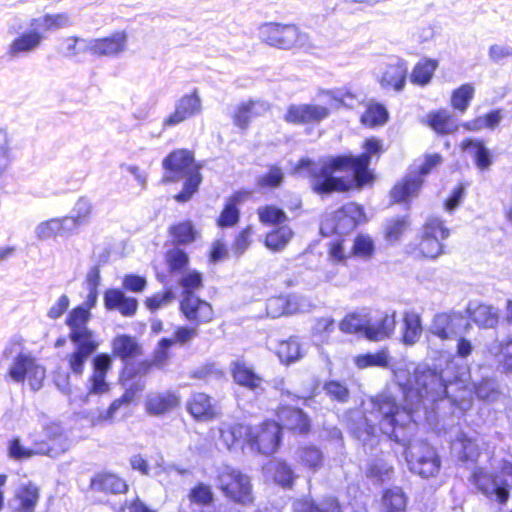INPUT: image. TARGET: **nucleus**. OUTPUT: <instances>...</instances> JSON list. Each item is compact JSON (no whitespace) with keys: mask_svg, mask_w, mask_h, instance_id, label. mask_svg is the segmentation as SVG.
Returning <instances> with one entry per match:
<instances>
[{"mask_svg":"<svg viewBox=\"0 0 512 512\" xmlns=\"http://www.w3.org/2000/svg\"><path fill=\"white\" fill-rule=\"evenodd\" d=\"M361 148L362 152L357 155H332L320 160L319 165L309 158H301L297 167L308 171L309 188L317 196L360 191L376 182V174L370 165L373 159L379 160L386 151L383 140L376 136L366 137Z\"/></svg>","mask_w":512,"mask_h":512,"instance_id":"obj_1","label":"nucleus"},{"mask_svg":"<svg viewBox=\"0 0 512 512\" xmlns=\"http://www.w3.org/2000/svg\"><path fill=\"white\" fill-rule=\"evenodd\" d=\"M375 241L369 234L358 233L352 242L351 255L355 258L370 260L375 256Z\"/></svg>","mask_w":512,"mask_h":512,"instance_id":"obj_50","label":"nucleus"},{"mask_svg":"<svg viewBox=\"0 0 512 512\" xmlns=\"http://www.w3.org/2000/svg\"><path fill=\"white\" fill-rule=\"evenodd\" d=\"M403 404L390 394H382L372 401L378 423L389 439L397 441V433L412 423L415 416L435 406L448 397V384L441 374L424 370L414 375L413 381L399 383Z\"/></svg>","mask_w":512,"mask_h":512,"instance_id":"obj_2","label":"nucleus"},{"mask_svg":"<svg viewBox=\"0 0 512 512\" xmlns=\"http://www.w3.org/2000/svg\"><path fill=\"white\" fill-rule=\"evenodd\" d=\"M439 67V61L434 58H422L415 63L409 74L410 82L418 87L429 85Z\"/></svg>","mask_w":512,"mask_h":512,"instance_id":"obj_37","label":"nucleus"},{"mask_svg":"<svg viewBox=\"0 0 512 512\" xmlns=\"http://www.w3.org/2000/svg\"><path fill=\"white\" fill-rule=\"evenodd\" d=\"M70 24V18L67 13L45 14L41 18H33L30 26H42L45 31H52L64 28Z\"/></svg>","mask_w":512,"mask_h":512,"instance_id":"obj_56","label":"nucleus"},{"mask_svg":"<svg viewBox=\"0 0 512 512\" xmlns=\"http://www.w3.org/2000/svg\"><path fill=\"white\" fill-rule=\"evenodd\" d=\"M367 323L356 313L347 314L339 323V328L344 334H362L366 338Z\"/></svg>","mask_w":512,"mask_h":512,"instance_id":"obj_63","label":"nucleus"},{"mask_svg":"<svg viewBox=\"0 0 512 512\" xmlns=\"http://www.w3.org/2000/svg\"><path fill=\"white\" fill-rule=\"evenodd\" d=\"M6 377L16 383L27 382L33 391H38L46 379V369L31 354L20 352L13 358Z\"/></svg>","mask_w":512,"mask_h":512,"instance_id":"obj_10","label":"nucleus"},{"mask_svg":"<svg viewBox=\"0 0 512 512\" xmlns=\"http://www.w3.org/2000/svg\"><path fill=\"white\" fill-rule=\"evenodd\" d=\"M260 223L265 226H280L287 222L288 218L283 209L274 204H266L257 209Z\"/></svg>","mask_w":512,"mask_h":512,"instance_id":"obj_54","label":"nucleus"},{"mask_svg":"<svg viewBox=\"0 0 512 512\" xmlns=\"http://www.w3.org/2000/svg\"><path fill=\"white\" fill-rule=\"evenodd\" d=\"M293 512H342V507L335 497H327L321 504L311 498H302L297 501Z\"/></svg>","mask_w":512,"mask_h":512,"instance_id":"obj_43","label":"nucleus"},{"mask_svg":"<svg viewBox=\"0 0 512 512\" xmlns=\"http://www.w3.org/2000/svg\"><path fill=\"white\" fill-rule=\"evenodd\" d=\"M69 220L68 216L60 218H51L40 223L37 227L36 234L41 240H46L61 236L72 231V228L66 226V222Z\"/></svg>","mask_w":512,"mask_h":512,"instance_id":"obj_44","label":"nucleus"},{"mask_svg":"<svg viewBox=\"0 0 512 512\" xmlns=\"http://www.w3.org/2000/svg\"><path fill=\"white\" fill-rule=\"evenodd\" d=\"M354 363L359 369H366L369 367H388L389 355L387 348H381L375 353H364L355 356Z\"/></svg>","mask_w":512,"mask_h":512,"instance_id":"obj_53","label":"nucleus"},{"mask_svg":"<svg viewBox=\"0 0 512 512\" xmlns=\"http://www.w3.org/2000/svg\"><path fill=\"white\" fill-rule=\"evenodd\" d=\"M299 463L308 470L316 471L323 466V453L314 444H306L298 450Z\"/></svg>","mask_w":512,"mask_h":512,"instance_id":"obj_48","label":"nucleus"},{"mask_svg":"<svg viewBox=\"0 0 512 512\" xmlns=\"http://www.w3.org/2000/svg\"><path fill=\"white\" fill-rule=\"evenodd\" d=\"M173 346L170 338H162L158 341L151 359L138 362L133 371L127 375V379H133L148 374L154 367H163L170 358V349Z\"/></svg>","mask_w":512,"mask_h":512,"instance_id":"obj_27","label":"nucleus"},{"mask_svg":"<svg viewBox=\"0 0 512 512\" xmlns=\"http://www.w3.org/2000/svg\"><path fill=\"white\" fill-rule=\"evenodd\" d=\"M408 227V219L406 216L396 217L387 220L384 228V236L388 241L399 240Z\"/></svg>","mask_w":512,"mask_h":512,"instance_id":"obj_64","label":"nucleus"},{"mask_svg":"<svg viewBox=\"0 0 512 512\" xmlns=\"http://www.w3.org/2000/svg\"><path fill=\"white\" fill-rule=\"evenodd\" d=\"M351 257V250L346 251L345 239L337 238L327 244V259L330 263L345 266Z\"/></svg>","mask_w":512,"mask_h":512,"instance_id":"obj_57","label":"nucleus"},{"mask_svg":"<svg viewBox=\"0 0 512 512\" xmlns=\"http://www.w3.org/2000/svg\"><path fill=\"white\" fill-rule=\"evenodd\" d=\"M469 482L478 494L504 506L512 490V462L503 460L498 474L484 467H475L470 473Z\"/></svg>","mask_w":512,"mask_h":512,"instance_id":"obj_5","label":"nucleus"},{"mask_svg":"<svg viewBox=\"0 0 512 512\" xmlns=\"http://www.w3.org/2000/svg\"><path fill=\"white\" fill-rule=\"evenodd\" d=\"M348 427L351 434L360 441L368 442L375 437L374 425L363 414L357 420H350Z\"/></svg>","mask_w":512,"mask_h":512,"instance_id":"obj_58","label":"nucleus"},{"mask_svg":"<svg viewBox=\"0 0 512 512\" xmlns=\"http://www.w3.org/2000/svg\"><path fill=\"white\" fill-rule=\"evenodd\" d=\"M252 192L241 189L231 193L225 200L223 207L216 219V225L221 228H231L240 221V205L251 196Z\"/></svg>","mask_w":512,"mask_h":512,"instance_id":"obj_22","label":"nucleus"},{"mask_svg":"<svg viewBox=\"0 0 512 512\" xmlns=\"http://www.w3.org/2000/svg\"><path fill=\"white\" fill-rule=\"evenodd\" d=\"M293 237V231L287 227H277L266 233L264 245L273 252L283 250Z\"/></svg>","mask_w":512,"mask_h":512,"instance_id":"obj_51","label":"nucleus"},{"mask_svg":"<svg viewBox=\"0 0 512 512\" xmlns=\"http://www.w3.org/2000/svg\"><path fill=\"white\" fill-rule=\"evenodd\" d=\"M164 174L162 182L176 183L184 179L180 192L174 195L177 202L185 203L198 191L202 182V165L195 159L193 151L187 148H176L162 160Z\"/></svg>","mask_w":512,"mask_h":512,"instance_id":"obj_4","label":"nucleus"},{"mask_svg":"<svg viewBox=\"0 0 512 512\" xmlns=\"http://www.w3.org/2000/svg\"><path fill=\"white\" fill-rule=\"evenodd\" d=\"M460 148L463 151L474 149L473 159L480 171H485L491 166L493 159L483 140L465 138L461 141Z\"/></svg>","mask_w":512,"mask_h":512,"instance_id":"obj_41","label":"nucleus"},{"mask_svg":"<svg viewBox=\"0 0 512 512\" xmlns=\"http://www.w3.org/2000/svg\"><path fill=\"white\" fill-rule=\"evenodd\" d=\"M179 285L182 288L181 298L188 295H196L195 291L203 288V275L198 270H190L183 274L179 280Z\"/></svg>","mask_w":512,"mask_h":512,"instance_id":"obj_59","label":"nucleus"},{"mask_svg":"<svg viewBox=\"0 0 512 512\" xmlns=\"http://www.w3.org/2000/svg\"><path fill=\"white\" fill-rule=\"evenodd\" d=\"M463 321L459 312H441L434 316L430 332L442 341L450 340L460 332Z\"/></svg>","mask_w":512,"mask_h":512,"instance_id":"obj_26","label":"nucleus"},{"mask_svg":"<svg viewBox=\"0 0 512 512\" xmlns=\"http://www.w3.org/2000/svg\"><path fill=\"white\" fill-rule=\"evenodd\" d=\"M259 35L263 43L281 50H298L309 44V36L295 24L265 23Z\"/></svg>","mask_w":512,"mask_h":512,"instance_id":"obj_8","label":"nucleus"},{"mask_svg":"<svg viewBox=\"0 0 512 512\" xmlns=\"http://www.w3.org/2000/svg\"><path fill=\"white\" fill-rule=\"evenodd\" d=\"M379 506V512H406L408 496L401 487L385 488L382 491Z\"/></svg>","mask_w":512,"mask_h":512,"instance_id":"obj_35","label":"nucleus"},{"mask_svg":"<svg viewBox=\"0 0 512 512\" xmlns=\"http://www.w3.org/2000/svg\"><path fill=\"white\" fill-rule=\"evenodd\" d=\"M263 106L261 101L255 99L240 102L232 114L233 124L240 130L248 129L251 121L261 115L259 108Z\"/></svg>","mask_w":512,"mask_h":512,"instance_id":"obj_36","label":"nucleus"},{"mask_svg":"<svg viewBox=\"0 0 512 512\" xmlns=\"http://www.w3.org/2000/svg\"><path fill=\"white\" fill-rule=\"evenodd\" d=\"M409 78L408 63L402 58L388 63L378 78L379 85L385 90L402 92Z\"/></svg>","mask_w":512,"mask_h":512,"instance_id":"obj_23","label":"nucleus"},{"mask_svg":"<svg viewBox=\"0 0 512 512\" xmlns=\"http://www.w3.org/2000/svg\"><path fill=\"white\" fill-rule=\"evenodd\" d=\"M424 179L417 175H404L391 187L389 197L394 204H409L419 196Z\"/></svg>","mask_w":512,"mask_h":512,"instance_id":"obj_25","label":"nucleus"},{"mask_svg":"<svg viewBox=\"0 0 512 512\" xmlns=\"http://www.w3.org/2000/svg\"><path fill=\"white\" fill-rule=\"evenodd\" d=\"M450 229L438 216H430L422 224L417 241L409 244L408 254L417 260L432 261L445 253L444 241Z\"/></svg>","mask_w":512,"mask_h":512,"instance_id":"obj_6","label":"nucleus"},{"mask_svg":"<svg viewBox=\"0 0 512 512\" xmlns=\"http://www.w3.org/2000/svg\"><path fill=\"white\" fill-rule=\"evenodd\" d=\"M407 462L414 474L426 479L437 476L441 468L436 449L427 443L414 446L408 453Z\"/></svg>","mask_w":512,"mask_h":512,"instance_id":"obj_11","label":"nucleus"},{"mask_svg":"<svg viewBox=\"0 0 512 512\" xmlns=\"http://www.w3.org/2000/svg\"><path fill=\"white\" fill-rule=\"evenodd\" d=\"M179 311L187 322L197 327L208 325L217 319L213 304L198 295L180 298Z\"/></svg>","mask_w":512,"mask_h":512,"instance_id":"obj_14","label":"nucleus"},{"mask_svg":"<svg viewBox=\"0 0 512 512\" xmlns=\"http://www.w3.org/2000/svg\"><path fill=\"white\" fill-rule=\"evenodd\" d=\"M88 488L91 492L104 495H126L130 485L119 474L102 470L90 478Z\"/></svg>","mask_w":512,"mask_h":512,"instance_id":"obj_19","label":"nucleus"},{"mask_svg":"<svg viewBox=\"0 0 512 512\" xmlns=\"http://www.w3.org/2000/svg\"><path fill=\"white\" fill-rule=\"evenodd\" d=\"M44 39L43 34L37 29H30L20 33L8 45L7 54L16 57L30 53L37 49Z\"/></svg>","mask_w":512,"mask_h":512,"instance_id":"obj_32","label":"nucleus"},{"mask_svg":"<svg viewBox=\"0 0 512 512\" xmlns=\"http://www.w3.org/2000/svg\"><path fill=\"white\" fill-rule=\"evenodd\" d=\"M274 416L282 435L286 432L294 438H306L313 432L311 416L299 406L280 403L274 409Z\"/></svg>","mask_w":512,"mask_h":512,"instance_id":"obj_9","label":"nucleus"},{"mask_svg":"<svg viewBox=\"0 0 512 512\" xmlns=\"http://www.w3.org/2000/svg\"><path fill=\"white\" fill-rule=\"evenodd\" d=\"M90 317L91 313L82 306H76L68 313L65 323L70 329L68 334L70 341L95 339L93 331L87 327Z\"/></svg>","mask_w":512,"mask_h":512,"instance_id":"obj_28","label":"nucleus"},{"mask_svg":"<svg viewBox=\"0 0 512 512\" xmlns=\"http://www.w3.org/2000/svg\"><path fill=\"white\" fill-rule=\"evenodd\" d=\"M219 434L228 448L242 442L252 452L265 457L275 455L283 444V436L273 418H264L257 424H229L220 428Z\"/></svg>","mask_w":512,"mask_h":512,"instance_id":"obj_3","label":"nucleus"},{"mask_svg":"<svg viewBox=\"0 0 512 512\" xmlns=\"http://www.w3.org/2000/svg\"><path fill=\"white\" fill-rule=\"evenodd\" d=\"M230 374L237 385L248 390L256 391L262 387V377L243 360L231 363Z\"/></svg>","mask_w":512,"mask_h":512,"instance_id":"obj_31","label":"nucleus"},{"mask_svg":"<svg viewBox=\"0 0 512 512\" xmlns=\"http://www.w3.org/2000/svg\"><path fill=\"white\" fill-rule=\"evenodd\" d=\"M470 320L479 328H495L499 323V314L491 305L478 303L467 310Z\"/></svg>","mask_w":512,"mask_h":512,"instance_id":"obj_38","label":"nucleus"},{"mask_svg":"<svg viewBox=\"0 0 512 512\" xmlns=\"http://www.w3.org/2000/svg\"><path fill=\"white\" fill-rule=\"evenodd\" d=\"M331 111L326 106L317 104H292L283 116L286 123L292 125H316L327 119Z\"/></svg>","mask_w":512,"mask_h":512,"instance_id":"obj_15","label":"nucleus"},{"mask_svg":"<svg viewBox=\"0 0 512 512\" xmlns=\"http://www.w3.org/2000/svg\"><path fill=\"white\" fill-rule=\"evenodd\" d=\"M424 123L439 135L453 134L459 128L453 114L444 108L428 112Z\"/></svg>","mask_w":512,"mask_h":512,"instance_id":"obj_34","label":"nucleus"},{"mask_svg":"<svg viewBox=\"0 0 512 512\" xmlns=\"http://www.w3.org/2000/svg\"><path fill=\"white\" fill-rule=\"evenodd\" d=\"M402 322L401 341L407 346L414 345L420 339L423 330L420 315L415 312H405Z\"/></svg>","mask_w":512,"mask_h":512,"instance_id":"obj_42","label":"nucleus"},{"mask_svg":"<svg viewBox=\"0 0 512 512\" xmlns=\"http://www.w3.org/2000/svg\"><path fill=\"white\" fill-rule=\"evenodd\" d=\"M216 484L219 491L229 502L240 506L254 504L251 479L240 469L224 466L216 475Z\"/></svg>","mask_w":512,"mask_h":512,"instance_id":"obj_7","label":"nucleus"},{"mask_svg":"<svg viewBox=\"0 0 512 512\" xmlns=\"http://www.w3.org/2000/svg\"><path fill=\"white\" fill-rule=\"evenodd\" d=\"M458 458L463 461H476L480 455V446L475 438L461 433L455 440Z\"/></svg>","mask_w":512,"mask_h":512,"instance_id":"obj_49","label":"nucleus"},{"mask_svg":"<svg viewBox=\"0 0 512 512\" xmlns=\"http://www.w3.org/2000/svg\"><path fill=\"white\" fill-rule=\"evenodd\" d=\"M40 498V489L32 482L21 485L15 493V512H35Z\"/></svg>","mask_w":512,"mask_h":512,"instance_id":"obj_39","label":"nucleus"},{"mask_svg":"<svg viewBox=\"0 0 512 512\" xmlns=\"http://www.w3.org/2000/svg\"><path fill=\"white\" fill-rule=\"evenodd\" d=\"M71 342L74 344V349L66 354L65 360L69 372L75 376H81L89 357L98 349L99 343L96 339H81Z\"/></svg>","mask_w":512,"mask_h":512,"instance_id":"obj_24","label":"nucleus"},{"mask_svg":"<svg viewBox=\"0 0 512 512\" xmlns=\"http://www.w3.org/2000/svg\"><path fill=\"white\" fill-rule=\"evenodd\" d=\"M128 35L118 30L108 36L95 38L90 42L89 51L98 57H116L127 48Z\"/></svg>","mask_w":512,"mask_h":512,"instance_id":"obj_21","label":"nucleus"},{"mask_svg":"<svg viewBox=\"0 0 512 512\" xmlns=\"http://www.w3.org/2000/svg\"><path fill=\"white\" fill-rule=\"evenodd\" d=\"M475 96V87L472 83H464L452 90L450 106L454 111L464 114Z\"/></svg>","mask_w":512,"mask_h":512,"instance_id":"obj_45","label":"nucleus"},{"mask_svg":"<svg viewBox=\"0 0 512 512\" xmlns=\"http://www.w3.org/2000/svg\"><path fill=\"white\" fill-rule=\"evenodd\" d=\"M284 172L278 165H271L268 171L260 175L256 180L257 188L261 190H273L282 186Z\"/></svg>","mask_w":512,"mask_h":512,"instance_id":"obj_55","label":"nucleus"},{"mask_svg":"<svg viewBox=\"0 0 512 512\" xmlns=\"http://www.w3.org/2000/svg\"><path fill=\"white\" fill-rule=\"evenodd\" d=\"M185 409L195 423L212 422L221 416L219 402L203 391H193L186 400Z\"/></svg>","mask_w":512,"mask_h":512,"instance_id":"obj_12","label":"nucleus"},{"mask_svg":"<svg viewBox=\"0 0 512 512\" xmlns=\"http://www.w3.org/2000/svg\"><path fill=\"white\" fill-rule=\"evenodd\" d=\"M367 220L364 208L354 202H346L334 210L328 221L336 234H348Z\"/></svg>","mask_w":512,"mask_h":512,"instance_id":"obj_13","label":"nucleus"},{"mask_svg":"<svg viewBox=\"0 0 512 512\" xmlns=\"http://www.w3.org/2000/svg\"><path fill=\"white\" fill-rule=\"evenodd\" d=\"M106 310H117L124 317H133L138 310V301L134 297H127L119 288H108L103 294Z\"/></svg>","mask_w":512,"mask_h":512,"instance_id":"obj_29","label":"nucleus"},{"mask_svg":"<svg viewBox=\"0 0 512 512\" xmlns=\"http://www.w3.org/2000/svg\"><path fill=\"white\" fill-rule=\"evenodd\" d=\"M144 354L142 345L137 339L129 334H118L111 340V354L112 358L119 359L123 363V375H128L134 369H128V365L137 359L141 358Z\"/></svg>","mask_w":512,"mask_h":512,"instance_id":"obj_16","label":"nucleus"},{"mask_svg":"<svg viewBox=\"0 0 512 512\" xmlns=\"http://www.w3.org/2000/svg\"><path fill=\"white\" fill-rule=\"evenodd\" d=\"M389 120V112L387 108L375 101H370L366 104L359 121L367 128H376L383 126Z\"/></svg>","mask_w":512,"mask_h":512,"instance_id":"obj_40","label":"nucleus"},{"mask_svg":"<svg viewBox=\"0 0 512 512\" xmlns=\"http://www.w3.org/2000/svg\"><path fill=\"white\" fill-rule=\"evenodd\" d=\"M202 111V102L197 88L190 93L181 96L176 104L174 111L163 119L162 127L164 129L174 127Z\"/></svg>","mask_w":512,"mask_h":512,"instance_id":"obj_17","label":"nucleus"},{"mask_svg":"<svg viewBox=\"0 0 512 512\" xmlns=\"http://www.w3.org/2000/svg\"><path fill=\"white\" fill-rule=\"evenodd\" d=\"M181 403V397L175 390L151 392L144 401L145 412L151 416H163L176 410Z\"/></svg>","mask_w":512,"mask_h":512,"instance_id":"obj_20","label":"nucleus"},{"mask_svg":"<svg viewBox=\"0 0 512 512\" xmlns=\"http://www.w3.org/2000/svg\"><path fill=\"white\" fill-rule=\"evenodd\" d=\"M397 326L396 312L384 313L374 324L367 323L366 339L380 342L392 337Z\"/></svg>","mask_w":512,"mask_h":512,"instance_id":"obj_33","label":"nucleus"},{"mask_svg":"<svg viewBox=\"0 0 512 512\" xmlns=\"http://www.w3.org/2000/svg\"><path fill=\"white\" fill-rule=\"evenodd\" d=\"M276 355L283 364H291L303 357L301 345L296 337L281 340L276 347Z\"/></svg>","mask_w":512,"mask_h":512,"instance_id":"obj_47","label":"nucleus"},{"mask_svg":"<svg viewBox=\"0 0 512 512\" xmlns=\"http://www.w3.org/2000/svg\"><path fill=\"white\" fill-rule=\"evenodd\" d=\"M73 212L74 214L69 217V220L72 222L73 228H79L89 222L93 206L85 197H80L74 206Z\"/></svg>","mask_w":512,"mask_h":512,"instance_id":"obj_60","label":"nucleus"},{"mask_svg":"<svg viewBox=\"0 0 512 512\" xmlns=\"http://www.w3.org/2000/svg\"><path fill=\"white\" fill-rule=\"evenodd\" d=\"M187 498L190 504L200 507H209L215 502V495L212 487L204 482H197L189 490Z\"/></svg>","mask_w":512,"mask_h":512,"instance_id":"obj_52","label":"nucleus"},{"mask_svg":"<svg viewBox=\"0 0 512 512\" xmlns=\"http://www.w3.org/2000/svg\"><path fill=\"white\" fill-rule=\"evenodd\" d=\"M167 234L174 247H185L193 244L200 238V231L190 219H184L172 223Z\"/></svg>","mask_w":512,"mask_h":512,"instance_id":"obj_30","label":"nucleus"},{"mask_svg":"<svg viewBox=\"0 0 512 512\" xmlns=\"http://www.w3.org/2000/svg\"><path fill=\"white\" fill-rule=\"evenodd\" d=\"M111 356L107 353H98L92 359V371L87 379L88 395H103L110 391L107 375L112 370Z\"/></svg>","mask_w":512,"mask_h":512,"instance_id":"obj_18","label":"nucleus"},{"mask_svg":"<svg viewBox=\"0 0 512 512\" xmlns=\"http://www.w3.org/2000/svg\"><path fill=\"white\" fill-rule=\"evenodd\" d=\"M164 262L171 275L183 274L189 266L190 257L182 248L173 246L165 252Z\"/></svg>","mask_w":512,"mask_h":512,"instance_id":"obj_46","label":"nucleus"},{"mask_svg":"<svg viewBox=\"0 0 512 512\" xmlns=\"http://www.w3.org/2000/svg\"><path fill=\"white\" fill-rule=\"evenodd\" d=\"M323 390L332 401L339 403H346L349 401V389L344 383L338 380L326 381L323 385Z\"/></svg>","mask_w":512,"mask_h":512,"instance_id":"obj_62","label":"nucleus"},{"mask_svg":"<svg viewBox=\"0 0 512 512\" xmlns=\"http://www.w3.org/2000/svg\"><path fill=\"white\" fill-rule=\"evenodd\" d=\"M474 394L478 399L493 401L499 395L496 380L493 378H482L474 384Z\"/></svg>","mask_w":512,"mask_h":512,"instance_id":"obj_61","label":"nucleus"}]
</instances>
